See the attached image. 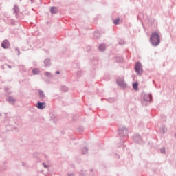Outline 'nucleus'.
<instances>
[{"mask_svg": "<svg viewBox=\"0 0 176 176\" xmlns=\"http://www.w3.org/2000/svg\"><path fill=\"white\" fill-rule=\"evenodd\" d=\"M151 46L157 47L160 45V32H153L149 38Z\"/></svg>", "mask_w": 176, "mask_h": 176, "instance_id": "nucleus-1", "label": "nucleus"}, {"mask_svg": "<svg viewBox=\"0 0 176 176\" xmlns=\"http://www.w3.org/2000/svg\"><path fill=\"white\" fill-rule=\"evenodd\" d=\"M134 70L135 71L137 75H139V76H141L144 74V70L142 69V64L141 62L138 61L134 67Z\"/></svg>", "mask_w": 176, "mask_h": 176, "instance_id": "nucleus-2", "label": "nucleus"}, {"mask_svg": "<svg viewBox=\"0 0 176 176\" xmlns=\"http://www.w3.org/2000/svg\"><path fill=\"white\" fill-rule=\"evenodd\" d=\"M118 134L120 137H127L129 135V129L126 127H122L118 129Z\"/></svg>", "mask_w": 176, "mask_h": 176, "instance_id": "nucleus-3", "label": "nucleus"}, {"mask_svg": "<svg viewBox=\"0 0 176 176\" xmlns=\"http://www.w3.org/2000/svg\"><path fill=\"white\" fill-rule=\"evenodd\" d=\"M116 83L120 87H122V89H126L127 87V83L124 82L123 78L117 79Z\"/></svg>", "mask_w": 176, "mask_h": 176, "instance_id": "nucleus-4", "label": "nucleus"}, {"mask_svg": "<svg viewBox=\"0 0 176 176\" xmlns=\"http://www.w3.org/2000/svg\"><path fill=\"white\" fill-rule=\"evenodd\" d=\"M152 101V94H145L143 96L142 104L144 102H151Z\"/></svg>", "mask_w": 176, "mask_h": 176, "instance_id": "nucleus-5", "label": "nucleus"}, {"mask_svg": "<svg viewBox=\"0 0 176 176\" xmlns=\"http://www.w3.org/2000/svg\"><path fill=\"white\" fill-rule=\"evenodd\" d=\"M133 141L136 144H139V145H142L144 144V141L142 140V138L140 135H136L133 137Z\"/></svg>", "mask_w": 176, "mask_h": 176, "instance_id": "nucleus-6", "label": "nucleus"}, {"mask_svg": "<svg viewBox=\"0 0 176 176\" xmlns=\"http://www.w3.org/2000/svg\"><path fill=\"white\" fill-rule=\"evenodd\" d=\"M1 47H3V49H10V42L9 40H3L1 43Z\"/></svg>", "mask_w": 176, "mask_h": 176, "instance_id": "nucleus-7", "label": "nucleus"}, {"mask_svg": "<svg viewBox=\"0 0 176 176\" xmlns=\"http://www.w3.org/2000/svg\"><path fill=\"white\" fill-rule=\"evenodd\" d=\"M38 109H45L46 108V102H38L36 105Z\"/></svg>", "mask_w": 176, "mask_h": 176, "instance_id": "nucleus-8", "label": "nucleus"}, {"mask_svg": "<svg viewBox=\"0 0 176 176\" xmlns=\"http://www.w3.org/2000/svg\"><path fill=\"white\" fill-rule=\"evenodd\" d=\"M44 67L46 68L52 65V60L50 58H46L43 60Z\"/></svg>", "mask_w": 176, "mask_h": 176, "instance_id": "nucleus-9", "label": "nucleus"}, {"mask_svg": "<svg viewBox=\"0 0 176 176\" xmlns=\"http://www.w3.org/2000/svg\"><path fill=\"white\" fill-rule=\"evenodd\" d=\"M38 93L40 100H45L46 96H45V93L42 91V89H38Z\"/></svg>", "mask_w": 176, "mask_h": 176, "instance_id": "nucleus-10", "label": "nucleus"}, {"mask_svg": "<svg viewBox=\"0 0 176 176\" xmlns=\"http://www.w3.org/2000/svg\"><path fill=\"white\" fill-rule=\"evenodd\" d=\"M160 132L161 134H166V133H167V128H166L164 124L161 125L160 128Z\"/></svg>", "mask_w": 176, "mask_h": 176, "instance_id": "nucleus-11", "label": "nucleus"}, {"mask_svg": "<svg viewBox=\"0 0 176 176\" xmlns=\"http://www.w3.org/2000/svg\"><path fill=\"white\" fill-rule=\"evenodd\" d=\"M98 49H99L100 52H105L107 47H106L105 44L101 43L100 45H99Z\"/></svg>", "mask_w": 176, "mask_h": 176, "instance_id": "nucleus-12", "label": "nucleus"}, {"mask_svg": "<svg viewBox=\"0 0 176 176\" xmlns=\"http://www.w3.org/2000/svg\"><path fill=\"white\" fill-rule=\"evenodd\" d=\"M8 102L11 104V105H14V103L16 102V99L13 96H10L8 98Z\"/></svg>", "mask_w": 176, "mask_h": 176, "instance_id": "nucleus-13", "label": "nucleus"}, {"mask_svg": "<svg viewBox=\"0 0 176 176\" xmlns=\"http://www.w3.org/2000/svg\"><path fill=\"white\" fill-rule=\"evenodd\" d=\"M50 12L52 14H56V13H58V8L57 7H51Z\"/></svg>", "mask_w": 176, "mask_h": 176, "instance_id": "nucleus-14", "label": "nucleus"}, {"mask_svg": "<svg viewBox=\"0 0 176 176\" xmlns=\"http://www.w3.org/2000/svg\"><path fill=\"white\" fill-rule=\"evenodd\" d=\"M7 24H10V25H16V21L14 19H7Z\"/></svg>", "mask_w": 176, "mask_h": 176, "instance_id": "nucleus-15", "label": "nucleus"}, {"mask_svg": "<svg viewBox=\"0 0 176 176\" xmlns=\"http://www.w3.org/2000/svg\"><path fill=\"white\" fill-rule=\"evenodd\" d=\"M13 10H14V13L17 14V13L20 12V8H19V6L17 5L14 6Z\"/></svg>", "mask_w": 176, "mask_h": 176, "instance_id": "nucleus-16", "label": "nucleus"}, {"mask_svg": "<svg viewBox=\"0 0 176 176\" xmlns=\"http://www.w3.org/2000/svg\"><path fill=\"white\" fill-rule=\"evenodd\" d=\"M41 71L38 68H34L32 69V73L34 75H39Z\"/></svg>", "mask_w": 176, "mask_h": 176, "instance_id": "nucleus-17", "label": "nucleus"}, {"mask_svg": "<svg viewBox=\"0 0 176 176\" xmlns=\"http://www.w3.org/2000/svg\"><path fill=\"white\" fill-rule=\"evenodd\" d=\"M89 153V148L87 147H84L82 149V155H87Z\"/></svg>", "mask_w": 176, "mask_h": 176, "instance_id": "nucleus-18", "label": "nucleus"}, {"mask_svg": "<svg viewBox=\"0 0 176 176\" xmlns=\"http://www.w3.org/2000/svg\"><path fill=\"white\" fill-rule=\"evenodd\" d=\"M60 90L61 91H64L65 93H67L68 91V87L65 85L60 86Z\"/></svg>", "mask_w": 176, "mask_h": 176, "instance_id": "nucleus-19", "label": "nucleus"}, {"mask_svg": "<svg viewBox=\"0 0 176 176\" xmlns=\"http://www.w3.org/2000/svg\"><path fill=\"white\" fill-rule=\"evenodd\" d=\"M133 88L134 90H138V82H135L133 83Z\"/></svg>", "mask_w": 176, "mask_h": 176, "instance_id": "nucleus-20", "label": "nucleus"}, {"mask_svg": "<svg viewBox=\"0 0 176 176\" xmlns=\"http://www.w3.org/2000/svg\"><path fill=\"white\" fill-rule=\"evenodd\" d=\"M19 69H22V71H23V72H27V68H25V65H19Z\"/></svg>", "mask_w": 176, "mask_h": 176, "instance_id": "nucleus-21", "label": "nucleus"}, {"mask_svg": "<svg viewBox=\"0 0 176 176\" xmlns=\"http://www.w3.org/2000/svg\"><path fill=\"white\" fill-rule=\"evenodd\" d=\"M108 102L110 103L116 102V98H110L108 99Z\"/></svg>", "mask_w": 176, "mask_h": 176, "instance_id": "nucleus-22", "label": "nucleus"}, {"mask_svg": "<svg viewBox=\"0 0 176 176\" xmlns=\"http://www.w3.org/2000/svg\"><path fill=\"white\" fill-rule=\"evenodd\" d=\"M119 21H120V18H116L113 21V24H115V25H118V24H119Z\"/></svg>", "mask_w": 176, "mask_h": 176, "instance_id": "nucleus-23", "label": "nucleus"}, {"mask_svg": "<svg viewBox=\"0 0 176 176\" xmlns=\"http://www.w3.org/2000/svg\"><path fill=\"white\" fill-rule=\"evenodd\" d=\"M94 37L95 38V39H98V38H100V36L98 35V32H94Z\"/></svg>", "mask_w": 176, "mask_h": 176, "instance_id": "nucleus-24", "label": "nucleus"}, {"mask_svg": "<svg viewBox=\"0 0 176 176\" xmlns=\"http://www.w3.org/2000/svg\"><path fill=\"white\" fill-rule=\"evenodd\" d=\"M76 75H77V76H78V78H80V76H82V75H83V72L78 71V72H77Z\"/></svg>", "mask_w": 176, "mask_h": 176, "instance_id": "nucleus-25", "label": "nucleus"}, {"mask_svg": "<svg viewBox=\"0 0 176 176\" xmlns=\"http://www.w3.org/2000/svg\"><path fill=\"white\" fill-rule=\"evenodd\" d=\"M160 153L162 154L166 153V148L165 147H162L160 148Z\"/></svg>", "mask_w": 176, "mask_h": 176, "instance_id": "nucleus-26", "label": "nucleus"}, {"mask_svg": "<svg viewBox=\"0 0 176 176\" xmlns=\"http://www.w3.org/2000/svg\"><path fill=\"white\" fill-rule=\"evenodd\" d=\"M83 130H84L83 126H79L78 129V131H79V133H82Z\"/></svg>", "mask_w": 176, "mask_h": 176, "instance_id": "nucleus-27", "label": "nucleus"}, {"mask_svg": "<svg viewBox=\"0 0 176 176\" xmlns=\"http://www.w3.org/2000/svg\"><path fill=\"white\" fill-rule=\"evenodd\" d=\"M115 59H116V60H123V57H122V56H116V57L115 58Z\"/></svg>", "mask_w": 176, "mask_h": 176, "instance_id": "nucleus-28", "label": "nucleus"}, {"mask_svg": "<svg viewBox=\"0 0 176 176\" xmlns=\"http://www.w3.org/2000/svg\"><path fill=\"white\" fill-rule=\"evenodd\" d=\"M45 75H46V76H51L52 73H50V72H46Z\"/></svg>", "mask_w": 176, "mask_h": 176, "instance_id": "nucleus-29", "label": "nucleus"}, {"mask_svg": "<svg viewBox=\"0 0 176 176\" xmlns=\"http://www.w3.org/2000/svg\"><path fill=\"white\" fill-rule=\"evenodd\" d=\"M15 50L17 52L18 56H20V50H19V47H15Z\"/></svg>", "mask_w": 176, "mask_h": 176, "instance_id": "nucleus-30", "label": "nucleus"}, {"mask_svg": "<svg viewBox=\"0 0 176 176\" xmlns=\"http://www.w3.org/2000/svg\"><path fill=\"white\" fill-rule=\"evenodd\" d=\"M43 166L45 168H47V167H49V165H47L45 162H43Z\"/></svg>", "mask_w": 176, "mask_h": 176, "instance_id": "nucleus-31", "label": "nucleus"}, {"mask_svg": "<svg viewBox=\"0 0 176 176\" xmlns=\"http://www.w3.org/2000/svg\"><path fill=\"white\" fill-rule=\"evenodd\" d=\"M33 156H34V157H35V159H36L38 157V153H34L33 154Z\"/></svg>", "mask_w": 176, "mask_h": 176, "instance_id": "nucleus-32", "label": "nucleus"}, {"mask_svg": "<svg viewBox=\"0 0 176 176\" xmlns=\"http://www.w3.org/2000/svg\"><path fill=\"white\" fill-rule=\"evenodd\" d=\"M30 1H31V3L32 4V3H35V0H30Z\"/></svg>", "mask_w": 176, "mask_h": 176, "instance_id": "nucleus-33", "label": "nucleus"}, {"mask_svg": "<svg viewBox=\"0 0 176 176\" xmlns=\"http://www.w3.org/2000/svg\"><path fill=\"white\" fill-rule=\"evenodd\" d=\"M56 74L57 75H59L60 71H56Z\"/></svg>", "mask_w": 176, "mask_h": 176, "instance_id": "nucleus-34", "label": "nucleus"}, {"mask_svg": "<svg viewBox=\"0 0 176 176\" xmlns=\"http://www.w3.org/2000/svg\"><path fill=\"white\" fill-rule=\"evenodd\" d=\"M15 17L16 18V19H18L19 18V15H17V14L15 15Z\"/></svg>", "mask_w": 176, "mask_h": 176, "instance_id": "nucleus-35", "label": "nucleus"}, {"mask_svg": "<svg viewBox=\"0 0 176 176\" xmlns=\"http://www.w3.org/2000/svg\"><path fill=\"white\" fill-rule=\"evenodd\" d=\"M8 68H12V66H10V65H8Z\"/></svg>", "mask_w": 176, "mask_h": 176, "instance_id": "nucleus-36", "label": "nucleus"}, {"mask_svg": "<svg viewBox=\"0 0 176 176\" xmlns=\"http://www.w3.org/2000/svg\"><path fill=\"white\" fill-rule=\"evenodd\" d=\"M2 115L0 113V116H1Z\"/></svg>", "mask_w": 176, "mask_h": 176, "instance_id": "nucleus-37", "label": "nucleus"}, {"mask_svg": "<svg viewBox=\"0 0 176 176\" xmlns=\"http://www.w3.org/2000/svg\"><path fill=\"white\" fill-rule=\"evenodd\" d=\"M91 171H93V169H91Z\"/></svg>", "mask_w": 176, "mask_h": 176, "instance_id": "nucleus-38", "label": "nucleus"}]
</instances>
